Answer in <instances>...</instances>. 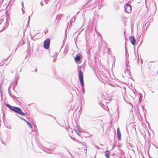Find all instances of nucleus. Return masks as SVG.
Listing matches in <instances>:
<instances>
[{
    "mask_svg": "<svg viewBox=\"0 0 158 158\" xmlns=\"http://www.w3.org/2000/svg\"><path fill=\"white\" fill-rule=\"evenodd\" d=\"M6 106L8 107L11 110L16 113L21 115L23 116H25L26 115V113L23 112L22 110L19 107L12 106L8 103L6 104Z\"/></svg>",
    "mask_w": 158,
    "mask_h": 158,
    "instance_id": "1",
    "label": "nucleus"
},
{
    "mask_svg": "<svg viewBox=\"0 0 158 158\" xmlns=\"http://www.w3.org/2000/svg\"><path fill=\"white\" fill-rule=\"evenodd\" d=\"M78 76L81 85L82 86H84V84L83 79V73L81 70L79 71Z\"/></svg>",
    "mask_w": 158,
    "mask_h": 158,
    "instance_id": "2",
    "label": "nucleus"
},
{
    "mask_svg": "<svg viewBox=\"0 0 158 158\" xmlns=\"http://www.w3.org/2000/svg\"><path fill=\"white\" fill-rule=\"evenodd\" d=\"M50 40L49 38L46 39L44 41V47L46 49H48L50 45Z\"/></svg>",
    "mask_w": 158,
    "mask_h": 158,
    "instance_id": "3",
    "label": "nucleus"
},
{
    "mask_svg": "<svg viewBox=\"0 0 158 158\" xmlns=\"http://www.w3.org/2000/svg\"><path fill=\"white\" fill-rule=\"evenodd\" d=\"M125 11L128 13H130L131 12V6L129 4L127 3L124 6Z\"/></svg>",
    "mask_w": 158,
    "mask_h": 158,
    "instance_id": "4",
    "label": "nucleus"
},
{
    "mask_svg": "<svg viewBox=\"0 0 158 158\" xmlns=\"http://www.w3.org/2000/svg\"><path fill=\"white\" fill-rule=\"evenodd\" d=\"M81 59L80 54H77L74 57V60L76 63L77 64L80 63Z\"/></svg>",
    "mask_w": 158,
    "mask_h": 158,
    "instance_id": "5",
    "label": "nucleus"
},
{
    "mask_svg": "<svg viewBox=\"0 0 158 158\" xmlns=\"http://www.w3.org/2000/svg\"><path fill=\"white\" fill-rule=\"evenodd\" d=\"M129 39L133 45H134L136 43V40L134 36H130L129 37Z\"/></svg>",
    "mask_w": 158,
    "mask_h": 158,
    "instance_id": "6",
    "label": "nucleus"
},
{
    "mask_svg": "<svg viewBox=\"0 0 158 158\" xmlns=\"http://www.w3.org/2000/svg\"><path fill=\"white\" fill-rule=\"evenodd\" d=\"M126 66L127 67V69L125 71V73H127L128 74H129V73H130V71H129V69H128V67H130V66L128 65V61L127 60V59L126 60Z\"/></svg>",
    "mask_w": 158,
    "mask_h": 158,
    "instance_id": "7",
    "label": "nucleus"
},
{
    "mask_svg": "<svg viewBox=\"0 0 158 158\" xmlns=\"http://www.w3.org/2000/svg\"><path fill=\"white\" fill-rule=\"evenodd\" d=\"M62 14L58 15L56 16V24L57 25H58L59 24V22L60 20L61 19L62 17Z\"/></svg>",
    "mask_w": 158,
    "mask_h": 158,
    "instance_id": "8",
    "label": "nucleus"
},
{
    "mask_svg": "<svg viewBox=\"0 0 158 158\" xmlns=\"http://www.w3.org/2000/svg\"><path fill=\"white\" fill-rule=\"evenodd\" d=\"M117 135L118 139L119 140H121V134L119 127L117 129Z\"/></svg>",
    "mask_w": 158,
    "mask_h": 158,
    "instance_id": "9",
    "label": "nucleus"
},
{
    "mask_svg": "<svg viewBox=\"0 0 158 158\" xmlns=\"http://www.w3.org/2000/svg\"><path fill=\"white\" fill-rule=\"evenodd\" d=\"M51 148H46L47 149H48L50 150H52L53 149V147H54V145L53 144H51Z\"/></svg>",
    "mask_w": 158,
    "mask_h": 158,
    "instance_id": "10",
    "label": "nucleus"
},
{
    "mask_svg": "<svg viewBox=\"0 0 158 158\" xmlns=\"http://www.w3.org/2000/svg\"><path fill=\"white\" fill-rule=\"evenodd\" d=\"M110 154L109 153H105V156L107 158H110Z\"/></svg>",
    "mask_w": 158,
    "mask_h": 158,
    "instance_id": "11",
    "label": "nucleus"
},
{
    "mask_svg": "<svg viewBox=\"0 0 158 158\" xmlns=\"http://www.w3.org/2000/svg\"><path fill=\"white\" fill-rule=\"evenodd\" d=\"M57 53H56L55 54V55H54V57H55V58L53 59V62H56V58H57Z\"/></svg>",
    "mask_w": 158,
    "mask_h": 158,
    "instance_id": "12",
    "label": "nucleus"
},
{
    "mask_svg": "<svg viewBox=\"0 0 158 158\" xmlns=\"http://www.w3.org/2000/svg\"><path fill=\"white\" fill-rule=\"evenodd\" d=\"M27 124L29 126V127L31 128H32V125H31V124L30 123H29V122H28V121H27L26 122Z\"/></svg>",
    "mask_w": 158,
    "mask_h": 158,
    "instance_id": "13",
    "label": "nucleus"
},
{
    "mask_svg": "<svg viewBox=\"0 0 158 158\" xmlns=\"http://www.w3.org/2000/svg\"><path fill=\"white\" fill-rule=\"evenodd\" d=\"M9 95L11 97L13 98H15L16 97L15 96H13L9 92Z\"/></svg>",
    "mask_w": 158,
    "mask_h": 158,
    "instance_id": "14",
    "label": "nucleus"
},
{
    "mask_svg": "<svg viewBox=\"0 0 158 158\" xmlns=\"http://www.w3.org/2000/svg\"><path fill=\"white\" fill-rule=\"evenodd\" d=\"M19 118H20L21 119H22V120H23V121H25L26 122L27 121V120H26L24 118H22V117H19Z\"/></svg>",
    "mask_w": 158,
    "mask_h": 158,
    "instance_id": "15",
    "label": "nucleus"
},
{
    "mask_svg": "<svg viewBox=\"0 0 158 158\" xmlns=\"http://www.w3.org/2000/svg\"><path fill=\"white\" fill-rule=\"evenodd\" d=\"M83 87H82V93H83V94H84L85 93V89L83 87V86H82Z\"/></svg>",
    "mask_w": 158,
    "mask_h": 158,
    "instance_id": "16",
    "label": "nucleus"
},
{
    "mask_svg": "<svg viewBox=\"0 0 158 158\" xmlns=\"http://www.w3.org/2000/svg\"><path fill=\"white\" fill-rule=\"evenodd\" d=\"M1 142L4 145L5 144V142L4 141H3L2 140H1Z\"/></svg>",
    "mask_w": 158,
    "mask_h": 158,
    "instance_id": "17",
    "label": "nucleus"
},
{
    "mask_svg": "<svg viewBox=\"0 0 158 158\" xmlns=\"http://www.w3.org/2000/svg\"><path fill=\"white\" fill-rule=\"evenodd\" d=\"M76 132L79 135H80V134L79 133V132H77L76 131Z\"/></svg>",
    "mask_w": 158,
    "mask_h": 158,
    "instance_id": "18",
    "label": "nucleus"
},
{
    "mask_svg": "<svg viewBox=\"0 0 158 158\" xmlns=\"http://www.w3.org/2000/svg\"><path fill=\"white\" fill-rule=\"evenodd\" d=\"M42 2H41L40 4V5H41V6H43V5H44V4H43V3H42Z\"/></svg>",
    "mask_w": 158,
    "mask_h": 158,
    "instance_id": "19",
    "label": "nucleus"
},
{
    "mask_svg": "<svg viewBox=\"0 0 158 158\" xmlns=\"http://www.w3.org/2000/svg\"><path fill=\"white\" fill-rule=\"evenodd\" d=\"M96 146V148H97V149H99L100 148H99L98 146Z\"/></svg>",
    "mask_w": 158,
    "mask_h": 158,
    "instance_id": "20",
    "label": "nucleus"
},
{
    "mask_svg": "<svg viewBox=\"0 0 158 158\" xmlns=\"http://www.w3.org/2000/svg\"><path fill=\"white\" fill-rule=\"evenodd\" d=\"M115 145H114V146H113V147H112V150H113V149L114 148H115Z\"/></svg>",
    "mask_w": 158,
    "mask_h": 158,
    "instance_id": "21",
    "label": "nucleus"
},
{
    "mask_svg": "<svg viewBox=\"0 0 158 158\" xmlns=\"http://www.w3.org/2000/svg\"><path fill=\"white\" fill-rule=\"evenodd\" d=\"M21 4H22V6L23 7H24V6H23V2H22V3H21Z\"/></svg>",
    "mask_w": 158,
    "mask_h": 158,
    "instance_id": "22",
    "label": "nucleus"
},
{
    "mask_svg": "<svg viewBox=\"0 0 158 158\" xmlns=\"http://www.w3.org/2000/svg\"><path fill=\"white\" fill-rule=\"evenodd\" d=\"M46 1H48V0H44V1L45 2V3L46 4H47V2H46Z\"/></svg>",
    "mask_w": 158,
    "mask_h": 158,
    "instance_id": "23",
    "label": "nucleus"
},
{
    "mask_svg": "<svg viewBox=\"0 0 158 158\" xmlns=\"http://www.w3.org/2000/svg\"><path fill=\"white\" fill-rule=\"evenodd\" d=\"M22 12H23V14H24V12H25V10H22Z\"/></svg>",
    "mask_w": 158,
    "mask_h": 158,
    "instance_id": "24",
    "label": "nucleus"
},
{
    "mask_svg": "<svg viewBox=\"0 0 158 158\" xmlns=\"http://www.w3.org/2000/svg\"><path fill=\"white\" fill-rule=\"evenodd\" d=\"M24 8V7H23L22 8V10H24L23 9V8Z\"/></svg>",
    "mask_w": 158,
    "mask_h": 158,
    "instance_id": "25",
    "label": "nucleus"
},
{
    "mask_svg": "<svg viewBox=\"0 0 158 158\" xmlns=\"http://www.w3.org/2000/svg\"><path fill=\"white\" fill-rule=\"evenodd\" d=\"M15 115L16 116H17L18 117H19V116L17 114H15Z\"/></svg>",
    "mask_w": 158,
    "mask_h": 158,
    "instance_id": "26",
    "label": "nucleus"
},
{
    "mask_svg": "<svg viewBox=\"0 0 158 158\" xmlns=\"http://www.w3.org/2000/svg\"><path fill=\"white\" fill-rule=\"evenodd\" d=\"M30 16H29V18H28V20H30Z\"/></svg>",
    "mask_w": 158,
    "mask_h": 158,
    "instance_id": "27",
    "label": "nucleus"
},
{
    "mask_svg": "<svg viewBox=\"0 0 158 158\" xmlns=\"http://www.w3.org/2000/svg\"><path fill=\"white\" fill-rule=\"evenodd\" d=\"M8 128H9V129H11V126H10V127H9Z\"/></svg>",
    "mask_w": 158,
    "mask_h": 158,
    "instance_id": "28",
    "label": "nucleus"
},
{
    "mask_svg": "<svg viewBox=\"0 0 158 158\" xmlns=\"http://www.w3.org/2000/svg\"><path fill=\"white\" fill-rule=\"evenodd\" d=\"M10 56V55L7 58L6 60H7Z\"/></svg>",
    "mask_w": 158,
    "mask_h": 158,
    "instance_id": "29",
    "label": "nucleus"
},
{
    "mask_svg": "<svg viewBox=\"0 0 158 158\" xmlns=\"http://www.w3.org/2000/svg\"><path fill=\"white\" fill-rule=\"evenodd\" d=\"M1 97H2V95L1 91Z\"/></svg>",
    "mask_w": 158,
    "mask_h": 158,
    "instance_id": "30",
    "label": "nucleus"
},
{
    "mask_svg": "<svg viewBox=\"0 0 158 158\" xmlns=\"http://www.w3.org/2000/svg\"><path fill=\"white\" fill-rule=\"evenodd\" d=\"M37 69H35V71L36 72V71H37Z\"/></svg>",
    "mask_w": 158,
    "mask_h": 158,
    "instance_id": "31",
    "label": "nucleus"
},
{
    "mask_svg": "<svg viewBox=\"0 0 158 158\" xmlns=\"http://www.w3.org/2000/svg\"><path fill=\"white\" fill-rule=\"evenodd\" d=\"M133 93L135 94V92L134 91H133Z\"/></svg>",
    "mask_w": 158,
    "mask_h": 158,
    "instance_id": "32",
    "label": "nucleus"
},
{
    "mask_svg": "<svg viewBox=\"0 0 158 158\" xmlns=\"http://www.w3.org/2000/svg\"><path fill=\"white\" fill-rule=\"evenodd\" d=\"M100 145H101V146H102V144H100Z\"/></svg>",
    "mask_w": 158,
    "mask_h": 158,
    "instance_id": "33",
    "label": "nucleus"
},
{
    "mask_svg": "<svg viewBox=\"0 0 158 158\" xmlns=\"http://www.w3.org/2000/svg\"><path fill=\"white\" fill-rule=\"evenodd\" d=\"M48 31V30H47L46 32H47Z\"/></svg>",
    "mask_w": 158,
    "mask_h": 158,
    "instance_id": "34",
    "label": "nucleus"
},
{
    "mask_svg": "<svg viewBox=\"0 0 158 158\" xmlns=\"http://www.w3.org/2000/svg\"><path fill=\"white\" fill-rule=\"evenodd\" d=\"M45 34H46V32H47L46 31H45Z\"/></svg>",
    "mask_w": 158,
    "mask_h": 158,
    "instance_id": "35",
    "label": "nucleus"
},
{
    "mask_svg": "<svg viewBox=\"0 0 158 158\" xmlns=\"http://www.w3.org/2000/svg\"><path fill=\"white\" fill-rule=\"evenodd\" d=\"M129 103L131 105V103L129 102Z\"/></svg>",
    "mask_w": 158,
    "mask_h": 158,
    "instance_id": "36",
    "label": "nucleus"
},
{
    "mask_svg": "<svg viewBox=\"0 0 158 158\" xmlns=\"http://www.w3.org/2000/svg\"><path fill=\"white\" fill-rule=\"evenodd\" d=\"M135 89V91H136V90Z\"/></svg>",
    "mask_w": 158,
    "mask_h": 158,
    "instance_id": "37",
    "label": "nucleus"
},
{
    "mask_svg": "<svg viewBox=\"0 0 158 158\" xmlns=\"http://www.w3.org/2000/svg\"><path fill=\"white\" fill-rule=\"evenodd\" d=\"M33 11H32V14H33Z\"/></svg>",
    "mask_w": 158,
    "mask_h": 158,
    "instance_id": "38",
    "label": "nucleus"
},
{
    "mask_svg": "<svg viewBox=\"0 0 158 158\" xmlns=\"http://www.w3.org/2000/svg\"><path fill=\"white\" fill-rule=\"evenodd\" d=\"M126 56H127V53H126Z\"/></svg>",
    "mask_w": 158,
    "mask_h": 158,
    "instance_id": "39",
    "label": "nucleus"
},
{
    "mask_svg": "<svg viewBox=\"0 0 158 158\" xmlns=\"http://www.w3.org/2000/svg\"><path fill=\"white\" fill-rule=\"evenodd\" d=\"M1 66V65H0V66Z\"/></svg>",
    "mask_w": 158,
    "mask_h": 158,
    "instance_id": "40",
    "label": "nucleus"
}]
</instances>
